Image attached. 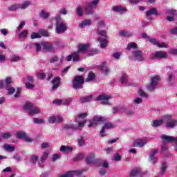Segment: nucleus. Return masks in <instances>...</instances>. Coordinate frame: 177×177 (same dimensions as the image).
Segmentation results:
<instances>
[{"label": "nucleus", "instance_id": "obj_1", "mask_svg": "<svg viewBox=\"0 0 177 177\" xmlns=\"http://www.w3.org/2000/svg\"><path fill=\"white\" fill-rule=\"evenodd\" d=\"M104 23H99L97 24L98 34L100 37H98L97 41L100 44V46L102 49L107 48V33L105 30H100L101 27H104Z\"/></svg>", "mask_w": 177, "mask_h": 177}, {"label": "nucleus", "instance_id": "obj_2", "mask_svg": "<svg viewBox=\"0 0 177 177\" xmlns=\"http://www.w3.org/2000/svg\"><path fill=\"white\" fill-rule=\"evenodd\" d=\"M41 47L46 52H55L59 49V46L60 45L59 41H56L55 43H50L48 41H44L41 43Z\"/></svg>", "mask_w": 177, "mask_h": 177}, {"label": "nucleus", "instance_id": "obj_3", "mask_svg": "<svg viewBox=\"0 0 177 177\" xmlns=\"http://www.w3.org/2000/svg\"><path fill=\"white\" fill-rule=\"evenodd\" d=\"M164 118L166 122V128L173 129V128L177 127V120L173 119L172 116L166 115L164 116Z\"/></svg>", "mask_w": 177, "mask_h": 177}, {"label": "nucleus", "instance_id": "obj_4", "mask_svg": "<svg viewBox=\"0 0 177 177\" xmlns=\"http://www.w3.org/2000/svg\"><path fill=\"white\" fill-rule=\"evenodd\" d=\"M85 80L82 76H75L73 80V88L74 89H82V85Z\"/></svg>", "mask_w": 177, "mask_h": 177}, {"label": "nucleus", "instance_id": "obj_5", "mask_svg": "<svg viewBox=\"0 0 177 177\" xmlns=\"http://www.w3.org/2000/svg\"><path fill=\"white\" fill-rule=\"evenodd\" d=\"M158 82H160V76L156 75L153 76L151 79V82L149 86L147 87L148 91L149 92H153L156 88H157V85H158Z\"/></svg>", "mask_w": 177, "mask_h": 177}, {"label": "nucleus", "instance_id": "obj_6", "mask_svg": "<svg viewBox=\"0 0 177 177\" xmlns=\"http://www.w3.org/2000/svg\"><path fill=\"white\" fill-rule=\"evenodd\" d=\"M167 57L168 54H167V53H164L163 51H155L149 56V59H151L152 60L154 59H167Z\"/></svg>", "mask_w": 177, "mask_h": 177}, {"label": "nucleus", "instance_id": "obj_7", "mask_svg": "<svg viewBox=\"0 0 177 177\" xmlns=\"http://www.w3.org/2000/svg\"><path fill=\"white\" fill-rule=\"evenodd\" d=\"M82 174V171L77 170V171H67L66 174L59 176V177H74V176H80Z\"/></svg>", "mask_w": 177, "mask_h": 177}, {"label": "nucleus", "instance_id": "obj_8", "mask_svg": "<svg viewBox=\"0 0 177 177\" xmlns=\"http://www.w3.org/2000/svg\"><path fill=\"white\" fill-rule=\"evenodd\" d=\"M161 139L163 143H171V142L174 143L176 140V137L163 134L161 136Z\"/></svg>", "mask_w": 177, "mask_h": 177}, {"label": "nucleus", "instance_id": "obj_9", "mask_svg": "<svg viewBox=\"0 0 177 177\" xmlns=\"http://www.w3.org/2000/svg\"><path fill=\"white\" fill-rule=\"evenodd\" d=\"M63 122V118L61 116L53 115L48 118L49 124H60Z\"/></svg>", "mask_w": 177, "mask_h": 177}, {"label": "nucleus", "instance_id": "obj_10", "mask_svg": "<svg viewBox=\"0 0 177 177\" xmlns=\"http://www.w3.org/2000/svg\"><path fill=\"white\" fill-rule=\"evenodd\" d=\"M67 30V26L63 23H57L56 24V32L57 34H63L64 31Z\"/></svg>", "mask_w": 177, "mask_h": 177}, {"label": "nucleus", "instance_id": "obj_11", "mask_svg": "<svg viewBox=\"0 0 177 177\" xmlns=\"http://www.w3.org/2000/svg\"><path fill=\"white\" fill-rule=\"evenodd\" d=\"M133 59L137 62H143L145 57H143V53L140 50H136L133 53Z\"/></svg>", "mask_w": 177, "mask_h": 177}, {"label": "nucleus", "instance_id": "obj_12", "mask_svg": "<svg viewBox=\"0 0 177 177\" xmlns=\"http://www.w3.org/2000/svg\"><path fill=\"white\" fill-rule=\"evenodd\" d=\"M111 99V96L100 95L97 97V100H102L101 104L109 105V100Z\"/></svg>", "mask_w": 177, "mask_h": 177}, {"label": "nucleus", "instance_id": "obj_13", "mask_svg": "<svg viewBox=\"0 0 177 177\" xmlns=\"http://www.w3.org/2000/svg\"><path fill=\"white\" fill-rule=\"evenodd\" d=\"M98 68L100 69L102 73L104 74V75H108L109 73H110V68L107 67V62H105L102 63L101 65L98 66Z\"/></svg>", "mask_w": 177, "mask_h": 177}, {"label": "nucleus", "instance_id": "obj_14", "mask_svg": "<svg viewBox=\"0 0 177 177\" xmlns=\"http://www.w3.org/2000/svg\"><path fill=\"white\" fill-rule=\"evenodd\" d=\"M89 48V44H79L78 46V51H76V53H78V57H80V53H85V52H86V50H88Z\"/></svg>", "mask_w": 177, "mask_h": 177}, {"label": "nucleus", "instance_id": "obj_15", "mask_svg": "<svg viewBox=\"0 0 177 177\" xmlns=\"http://www.w3.org/2000/svg\"><path fill=\"white\" fill-rule=\"evenodd\" d=\"M100 121H103V118L102 116H94L93 120L88 125V128H91V127H96L97 122H100Z\"/></svg>", "mask_w": 177, "mask_h": 177}, {"label": "nucleus", "instance_id": "obj_16", "mask_svg": "<svg viewBox=\"0 0 177 177\" xmlns=\"http://www.w3.org/2000/svg\"><path fill=\"white\" fill-rule=\"evenodd\" d=\"M161 15V13L158 12V11L157 10V8H152L146 11V16L147 17H150V16H160Z\"/></svg>", "mask_w": 177, "mask_h": 177}, {"label": "nucleus", "instance_id": "obj_17", "mask_svg": "<svg viewBox=\"0 0 177 177\" xmlns=\"http://www.w3.org/2000/svg\"><path fill=\"white\" fill-rule=\"evenodd\" d=\"M80 62V57L78 56V53L74 52L73 54L66 57V62Z\"/></svg>", "mask_w": 177, "mask_h": 177}, {"label": "nucleus", "instance_id": "obj_18", "mask_svg": "<svg viewBox=\"0 0 177 177\" xmlns=\"http://www.w3.org/2000/svg\"><path fill=\"white\" fill-rule=\"evenodd\" d=\"M113 128H114V125H113V124L109 122L105 123L100 131V136L103 138V136H104V131H106V129H111Z\"/></svg>", "mask_w": 177, "mask_h": 177}, {"label": "nucleus", "instance_id": "obj_19", "mask_svg": "<svg viewBox=\"0 0 177 177\" xmlns=\"http://www.w3.org/2000/svg\"><path fill=\"white\" fill-rule=\"evenodd\" d=\"M158 153V149H154L149 155V160L152 164H156L157 162V157H156V154Z\"/></svg>", "mask_w": 177, "mask_h": 177}, {"label": "nucleus", "instance_id": "obj_20", "mask_svg": "<svg viewBox=\"0 0 177 177\" xmlns=\"http://www.w3.org/2000/svg\"><path fill=\"white\" fill-rule=\"evenodd\" d=\"M53 85L52 87L53 91L57 89V88H59V85H60V77H54L53 80Z\"/></svg>", "mask_w": 177, "mask_h": 177}, {"label": "nucleus", "instance_id": "obj_21", "mask_svg": "<svg viewBox=\"0 0 177 177\" xmlns=\"http://www.w3.org/2000/svg\"><path fill=\"white\" fill-rule=\"evenodd\" d=\"M96 167H102V168H107L109 167V162H103V160L98 159L95 162Z\"/></svg>", "mask_w": 177, "mask_h": 177}, {"label": "nucleus", "instance_id": "obj_22", "mask_svg": "<svg viewBox=\"0 0 177 177\" xmlns=\"http://www.w3.org/2000/svg\"><path fill=\"white\" fill-rule=\"evenodd\" d=\"M39 16L41 17V19H44V20H46L49 19V17L50 16V14L45 10H41L39 12Z\"/></svg>", "mask_w": 177, "mask_h": 177}, {"label": "nucleus", "instance_id": "obj_23", "mask_svg": "<svg viewBox=\"0 0 177 177\" xmlns=\"http://www.w3.org/2000/svg\"><path fill=\"white\" fill-rule=\"evenodd\" d=\"M39 113H41V110H39V108L37 106H32L28 114L29 115H37V114H39Z\"/></svg>", "mask_w": 177, "mask_h": 177}, {"label": "nucleus", "instance_id": "obj_24", "mask_svg": "<svg viewBox=\"0 0 177 177\" xmlns=\"http://www.w3.org/2000/svg\"><path fill=\"white\" fill-rule=\"evenodd\" d=\"M112 10L114 12H118V13H125L127 12V9L122 8V6H113L112 7Z\"/></svg>", "mask_w": 177, "mask_h": 177}, {"label": "nucleus", "instance_id": "obj_25", "mask_svg": "<svg viewBox=\"0 0 177 177\" xmlns=\"http://www.w3.org/2000/svg\"><path fill=\"white\" fill-rule=\"evenodd\" d=\"M142 172V170L140 169V168L139 167H136L134 168L131 174H130V176L131 177H133V176H138V175H140V173Z\"/></svg>", "mask_w": 177, "mask_h": 177}, {"label": "nucleus", "instance_id": "obj_26", "mask_svg": "<svg viewBox=\"0 0 177 177\" xmlns=\"http://www.w3.org/2000/svg\"><path fill=\"white\" fill-rule=\"evenodd\" d=\"M64 129H66V131H68V129L77 131V129H78V126H77V124H65L64 127Z\"/></svg>", "mask_w": 177, "mask_h": 177}, {"label": "nucleus", "instance_id": "obj_27", "mask_svg": "<svg viewBox=\"0 0 177 177\" xmlns=\"http://www.w3.org/2000/svg\"><path fill=\"white\" fill-rule=\"evenodd\" d=\"M60 151L67 154V153H70V151H73V147H68V146L62 145L61 147Z\"/></svg>", "mask_w": 177, "mask_h": 177}, {"label": "nucleus", "instance_id": "obj_28", "mask_svg": "<svg viewBox=\"0 0 177 177\" xmlns=\"http://www.w3.org/2000/svg\"><path fill=\"white\" fill-rule=\"evenodd\" d=\"M93 99V96L86 95L85 97H81L80 102L82 103H87V102H92Z\"/></svg>", "mask_w": 177, "mask_h": 177}, {"label": "nucleus", "instance_id": "obj_29", "mask_svg": "<svg viewBox=\"0 0 177 177\" xmlns=\"http://www.w3.org/2000/svg\"><path fill=\"white\" fill-rule=\"evenodd\" d=\"M164 120L163 119H160L159 120H153V124L152 127H153L154 128H157L158 127H161V125L162 124H164Z\"/></svg>", "mask_w": 177, "mask_h": 177}, {"label": "nucleus", "instance_id": "obj_30", "mask_svg": "<svg viewBox=\"0 0 177 177\" xmlns=\"http://www.w3.org/2000/svg\"><path fill=\"white\" fill-rule=\"evenodd\" d=\"M147 143V141L146 140V139H138L136 141V146L137 147H143V146H145Z\"/></svg>", "mask_w": 177, "mask_h": 177}, {"label": "nucleus", "instance_id": "obj_31", "mask_svg": "<svg viewBox=\"0 0 177 177\" xmlns=\"http://www.w3.org/2000/svg\"><path fill=\"white\" fill-rule=\"evenodd\" d=\"M124 111V108L122 106H114L113 108V113L117 114V113H122Z\"/></svg>", "mask_w": 177, "mask_h": 177}, {"label": "nucleus", "instance_id": "obj_32", "mask_svg": "<svg viewBox=\"0 0 177 177\" xmlns=\"http://www.w3.org/2000/svg\"><path fill=\"white\" fill-rule=\"evenodd\" d=\"M32 107H34V106L30 102H26L24 106V110H26L28 113L32 110Z\"/></svg>", "mask_w": 177, "mask_h": 177}, {"label": "nucleus", "instance_id": "obj_33", "mask_svg": "<svg viewBox=\"0 0 177 177\" xmlns=\"http://www.w3.org/2000/svg\"><path fill=\"white\" fill-rule=\"evenodd\" d=\"M26 136V134L24 131H18L16 133V138H17V139H24Z\"/></svg>", "mask_w": 177, "mask_h": 177}, {"label": "nucleus", "instance_id": "obj_34", "mask_svg": "<svg viewBox=\"0 0 177 177\" xmlns=\"http://www.w3.org/2000/svg\"><path fill=\"white\" fill-rule=\"evenodd\" d=\"M92 10H93V8L92 6L89 4L85 7L84 12L86 15H91L92 14Z\"/></svg>", "mask_w": 177, "mask_h": 177}, {"label": "nucleus", "instance_id": "obj_35", "mask_svg": "<svg viewBox=\"0 0 177 177\" xmlns=\"http://www.w3.org/2000/svg\"><path fill=\"white\" fill-rule=\"evenodd\" d=\"M137 48H138V45H136V43L131 42L128 44L127 50H131V49H136Z\"/></svg>", "mask_w": 177, "mask_h": 177}, {"label": "nucleus", "instance_id": "obj_36", "mask_svg": "<svg viewBox=\"0 0 177 177\" xmlns=\"http://www.w3.org/2000/svg\"><path fill=\"white\" fill-rule=\"evenodd\" d=\"M95 80V73H90L88 75V77L86 79V82H91V81H93Z\"/></svg>", "mask_w": 177, "mask_h": 177}, {"label": "nucleus", "instance_id": "obj_37", "mask_svg": "<svg viewBox=\"0 0 177 177\" xmlns=\"http://www.w3.org/2000/svg\"><path fill=\"white\" fill-rule=\"evenodd\" d=\"M168 168L166 162L162 163L161 168H160V175H164L165 174V169Z\"/></svg>", "mask_w": 177, "mask_h": 177}, {"label": "nucleus", "instance_id": "obj_38", "mask_svg": "<svg viewBox=\"0 0 177 177\" xmlns=\"http://www.w3.org/2000/svg\"><path fill=\"white\" fill-rule=\"evenodd\" d=\"M4 149L5 150H6V151H10V152L15 151V147L10 146L8 144L4 145Z\"/></svg>", "mask_w": 177, "mask_h": 177}, {"label": "nucleus", "instance_id": "obj_39", "mask_svg": "<svg viewBox=\"0 0 177 177\" xmlns=\"http://www.w3.org/2000/svg\"><path fill=\"white\" fill-rule=\"evenodd\" d=\"M31 5V1H26L24 2L21 6H20V9H27V8Z\"/></svg>", "mask_w": 177, "mask_h": 177}, {"label": "nucleus", "instance_id": "obj_40", "mask_svg": "<svg viewBox=\"0 0 177 177\" xmlns=\"http://www.w3.org/2000/svg\"><path fill=\"white\" fill-rule=\"evenodd\" d=\"M8 9L11 11L17 10V9H20V4H13Z\"/></svg>", "mask_w": 177, "mask_h": 177}, {"label": "nucleus", "instance_id": "obj_41", "mask_svg": "<svg viewBox=\"0 0 177 177\" xmlns=\"http://www.w3.org/2000/svg\"><path fill=\"white\" fill-rule=\"evenodd\" d=\"M167 15H171V16H175L177 15V11L176 10L174 9H169L166 10Z\"/></svg>", "mask_w": 177, "mask_h": 177}, {"label": "nucleus", "instance_id": "obj_42", "mask_svg": "<svg viewBox=\"0 0 177 177\" xmlns=\"http://www.w3.org/2000/svg\"><path fill=\"white\" fill-rule=\"evenodd\" d=\"M11 136H12V133H10V132H6L1 134V137L3 139H9V138H10Z\"/></svg>", "mask_w": 177, "mask_h": 177}, {"label": "nucleus", "instance_id": "obj_43", "mask_svg": "<svg viewBox=\"0 0 177 177\" xmlns=\"http://www.w3.org/2000/svg\"><path fill=\"white\" fill-rule=\"evenodd\" d=\"M95 158V155L92 154L91 156H88L86 159V162L87 164H92L93 162V159Z\"/></svg>", "mask_w": 177, "mask_h": 177}, {"label": "nucleus", "instance_id": "obj_44", "mask_svg": "<svg viewBox=\"0 0 177 177\" xmlns=\"http://www.w3.org/2000/svg\"><path fill=\"white\" fill-rule=\"evenodd\" d=\"M167 81L170 82V84H174V82L175 81V75H174L173 73H170L169 75Z\"/></svg>", "mask_w": 177, "mask_h": 177}, {"label": "nucleus", "instance_id": "obj_45", "mask_svg": "<svg viewBox=\"0 0 177 177\" xmlns=\"http://www.w3.org/2000/svg\"><path fill=\"white\" fill-rule=\"evenodd\" d=\"M76 13L78 16H82V15H84V11L82 10V7L78 6L76 8Z\"/></svg>", "mask_w": 177, "mask_h": 177}, {"label": "nucleus", "instance_id": "obj_46", "mask_svg": "<svg viewBox=\"0 0 177 177\" xmlns=\"http://www.w3.org/2000/svg\"><path fill=\"white\" fill-rule=\"evenodd\" d=\"M119 35L120 37H129V32L127 30H120L119 32Z\"/></svg>", "mask_w": 177, "mask_h": 177}, {"label": "nucleus", "instance_id": "obj_47", "mask_svg": "<svg viewBox=\"0 0 177 177\" xmlns=\"http://www.w3.org/2000/svg\"><path fill=\"white\" fill-rule=\"evenodd\" d=\"M100 0H94L91 1L88 5L91 6L92 8L95 9L97 3H99Z\"/></svg>", "mask_w": 177, "mask_h": 177}, {"label": "nucleus", "instance_id": "obj_48", "mask_svg": "<svg viewBox=\"0 0 177 177\" xmlns=\"http://www.w3.org/2000/svg\"><path fill=\"white\" fill-rule=\"evenodd\" d=\"M84 158V153H80L73 158V161H80Z\"/></svg>", "mask_w": 177, "mask_h": 177}, {"label": "nucleus", "instance_id": "obj_49", "mask_svg": "<svg viewBox=\"0 0 177 177\" xmlns=\"http://www.w3.org/2000/svg\"><path fill=\"white\" fill-rule=\"evenodd\" d=\"M33 122L35 124H44L45 122V120L39 118H33Z\"/></svg>", "mask_w": 177, "mask_h": 177}, {"label": "nucleus", "instance_id": "obj_50", "mask_svg": "<svg viewBox=\"0 0 177 177\" xmlns=\"http://www.w3.org/2000/svg\"><path fill=\"white\" fill-rule=\"evenodd\" d=\"M27 35H28V32L27 30H24L19 35V38H26Z\"/></svg>", "mask_w": 177, "mask_h": 177}, {"label": "nucleus", "instance_id": "obj_51", "mask_svg": "<svg viewBox=\"0 0 177 177\" xmlns=\"http://www.w3.org/2000/svg\"><path fill=\"white\" fill-rule=\"evenodd\" d=\"M72 100H73L70 97L66 100H62V104H63L64 106H66V104H69Z\"/></svg>", "mask_w": 177, "mask_h": 177}, {"label": "nucleus", "instance_id": "obj_52", "mask_svg": "<svg viewBox=\"0 0 177 177\" xmlns=\"http://www.w3.org/2000/svg\"><path fill=\"white\" fill-rule=\"evenodd\" d=\"M48 156H49V154L48 153V152H44L41 158V162H45V160H46V158H48Z\"/></svg>", "mask_w": 177, "mask_h": 177}, {"label": "nucleus", "instance_id": "obj_53", "mask_svg": "<svg viewBox=\"0 0 177 177\" xmlns=\"http://www.w3.org/2000/svg\"><path fill=\"white\" fill-rule=\"evenodd\" d=\"M19 60H20V57L18 55H12L11 57L12 62H19Z\"/></svg>", "mask_w": 177, "mask_h": 177}, {"label": "nucleus", "instance_id": "obj_54", "mask_svg": "<svg viewBox=\"0 0 177 177\" xmlns=\"http://www.w3.org/2000/svg\"><path fill=\"white\" fill-rule=\"evenodd\" d=\"M138 94L142 97H149V95H147V94H146V93H145V91H143V90H139Z\"/></svg>", "mask_w": 177, "mask_h": 177}, {"label": "nucleus", "instance_id": "obj_55", "mask_svg": "<svg viewBox=\"0 0 177 177\" xmlns=\"http://www.w3.org/2000/svg\"><path fill=\"white\" fill-rule=\"evenodd\" d=\"M25 85H26V87L27 88V89H32V88H34V84L30 82H27L25 84Z\"/></svg>", "mask_w": 177, "mask_h": 177}, {"label": "nucleus", "instance_id": "obj_56", "mask_svg": "<svg viewBox=\"0 0 177 177\" xmlns=\"http://www.w3.org/2000/svg\"><path fill=\"white\" fill-rule=\"evenodd\" d=\"M28 81V82H31L32 84V82H34V77H31V76H27L26 77L23 79V81Z\"/></svg>", "mask_w": 177, "mask_h": 177}, {"label": "nucleus", "instance_id": "obj_57", "mask_svg": "<svg viewBox=\"0 0 177 177\" xmlns=\"http://www.w3.org/2000/svg\"><path fill=\"white\" fill-rule=\"evenodd\" d=\"M37 161H38V156H31L30 162L32 164H35L37 162Z\"/></svg>", "mask_w": 177, "mask_h": 177}, {"label": "nucleus", "instance_id": "obj_58", "mask_svg": "<svg viewBox=\"0 0 177 177\" xmlns=\"http://www.w3.org/2000/svg\"><path fill=\"white\" fill-rule=\"evenodd\" d=\"M60 157H62V156L59 154L55 153L52 158L53 162H55V161H56V160H59V158H60Z\"/></svg>", "mask_w": 177, "mask_h": 177}, {"label": "nucleus", "instance_id": "obj_59", "mask_svg": "<svg viewBox=\"0 0 177 177\" xmlns=\"http://www.w3.org/2000/svg\"><path fill=\"white\" fill-rule=\"evenodd\" d=\"M89 26H91V23H82L79 24L80 28H85Z\"/></svg>", "mask_w": 177, "mask_h": 177}, {"label": "nucleus", "instance_id": "obj_60", "mask_svg": "<svg viewBox=\"0 0 177 177\" xmlns=\"http://www.w3.org/2000/svg\"><path fill=\"white\" fill-rule=\"evenodd\" d=\"M36 38H41V35L39 33L32 32L31 35V39H35Z\"/></svg>", "mask_w": 177, "mask_h": 177}, {"label": "nucleus", "instance_id": "obj_61", "mask_svg": "<svg viewBox=\"0 0 177 177\" xmlns=\"http://www.w3.org/2000/svg\"><path fill=\"white\" fill-rule=\"evenodd\" d=\"M112 56L114 59L118 60L120 59V57L121 56V53H115L112 55Z\"/></svg>", "mask_w": 177, "mask_h": 177}, {"label": "nucleus", "instance_id": "obj_62", "mask_svg": "<svg viewBox=\"0 0 177 177\" xmlns=\"http://www.w3.org/2000/svg\"><path fill=\"white\" fill-rule=\"evenodd\" d=\"M120 81L122 84H127L128 78L127 77V76L124 75L121 77Z\"/></svg>", "mask_w": 177, "mask_h": 177}, {"label": "nucleus", "instance_id": "obj_63", "mask_svg": "<svg viewBox=\"0 0 177 177\" xmlns=\"http://www.w3.org/2000/svg\"><path fill=\"white\" fill-rule=\"evenodd\" d=\"M79 146H85V140L83 138L77 140Z\"/></svg>", "mask_w": 177, "mask_h": 177}, {"label": "nucleus", "instance_id": "obj_64", "mask_svg": "<svg viewBox=\"0 0 177 177\" xmlns=\"http://www.w3.org/2000/svg\"><path fill=\"white\" fill-rule=\"evenodd\" d=\"M55 20L56 23H59V21H62V15L59 14L57 16H55Z\"/></svg>", "mask_w": 177, "mask_h": 177}]
</instances>
